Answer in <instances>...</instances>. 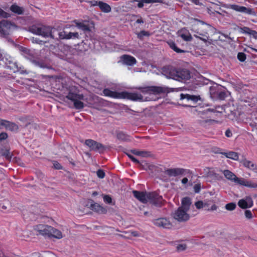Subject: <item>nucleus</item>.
<instances>
[{"mask_svg":"<svg viewBox=\"0 0 257 257\" xmlns=\"http://www.w3.org/2000/svg\"><path fill=\"white\" fill-rule=\"evenodd\" d=\"M90 208L91 210L99 213H105L107 212L106 208L96 203L91 204L90 205Z\"/></svg>","mask_w":257,"mask_h":257,"instance_id":"nucleus-27","label":"nucleus"},{"mask_svg":"<svg viewBox=\"0 0 257 257\" xmlns=\"http://www.w3.org/2000/svg\"><path fill=\"white\" fill-rule=\"evenodd\" d=\"M216 111L214 109L208 108L198 113V121L200 124L203 126H207L214 123H217L218 121L212 119V114Z\"/></svg>","mask_w":257,"mask_h":257,"instance_id":"nucleus-4","label":"nucleus"},{"mask_svg":"<svg viewBox=\"0 0 257 257\" xmlns=\"http://www.w3.org/2000/svg\"><path fill=\"white\" fill-rule=\"evenodd\" d=\"M242 164L244 167L257 173V165L252 161L245 159L242 161Z\"/></svg>","mask_w":257,"mask_h":257,"instance_id":"nucleus-24","label":"nucleus"},{"mask_svg":"<svg viewBox=\"0 0 257 257\" xmlns=\"http://www.w3.org/2000/svg\"><path fill=\"white\" fill-rule=\"evenodd\" d=\"M2 155L7 160H10L12 156V153L9 150H3L2 152Z\"/></svg>","mask_w":257,"mask_h":257,"instance_id":"nucleus-37","label":"nucleus"},{"mask_svg":"<svg viewBox=\"0 0 257 257\" xmlns=\"http://www.w3.org/2000/svg\"><path fill=\"white\" fill-rule=\"evenodd\" d=\"M76 26L78 29L81 30L84 32H87L90 31V28L88 25H85L83 23H77Z\"/></svg>","mask_w":257,"mask_h":257,"instance_id":"nucleus-35","label":"nucleus"},{"mask_svg":"<svg viewBox=\"0 0 257 257\" xmlns=\"http://www.w3.org/2000/svg\"><path fill=\"white\" fill-rule=\"evenodd\" d=\"M225 136L227 137H230L232 136V133L229 130H227L225 132Z\"/></svg>","mask_w":257,"mask_h":257,"instance_id":"nucleus-58","label":"nucleus"},{"mask_svg":"<svg viewBox=\"0 0 257 257\" xmlns=\"http://www.w3.org/2000/svg\"><path fill=\"white\" fill-rule=\"evenodd\" d=\"M185 169L182 168H171L165 171V174L169 177H177L184 173Z\"/></svg>","mask_w":257,"mask_h":257,"instance_id":"nucleus-18","label":"nucleus"},{"mask_svg":"<svg viewBox=\"0 0 257 257\" xmlns=\"http://www.w3.org/2000/svg\"><path fill=\"white\" fill-rule=\"evenodd\" d=\"M177 73V69L170 66L164 67L162 70V74L167 78L175 80Z\"/></svg>","mask_w":257,"mask_h":257,"instance_id":"nucleus-12","label":"nucleus"},{"mask_svg":"<svg viewBox=\"0 0 257 257\" xmlns=\"http://www.w3.org/2000/svg\"><path fill=\"white\" fill-rule=\"evenodd\" d=\"M195 205L196 208L198 209H200L203 207V203L201 201H198L196 202Z\"/></svg>","mask_w":257,"mask_h":257,"instance_id":"nucleus-50","label":"nucleus"},{"mask_svg":"<svg viewBox=\"0 0 257 257\" xmlns=\"http://www.w3.org/2000/svg\"><path fill=\"white\" fill-rule=\"evenodd\" d=\"M99 7L104 13H107L111 11V7L105 3L99 1Z\"/></svg>","mask_w":257,"mask_h":257,"instance_id":"nucleus-32","label":"nucleus"},{"mask_svg":"<svg viewBox=\"0 0 257 257\" xmlns=\"http://www.w3.org/2000/svg\"><path fill=\"white\" fill-rule=\"evenodd\" d=\"M17 28L16 25L7 20L0 22V35L2 36L9 35Z\"/></svg>","mask_w":257,"mask_h":257,"instance_id":"nucleus-8","label":"nucleus"},{"mask_svg":"<svg viewBox=\"0 0 257 257\" xmlns=\"http://www.w3.org/2000/svg\"><path fill=\"white\" fill-rule=\"evenodd\" d=\"M67 39L78 38L79 34L77 32H67Z\"/></svg>","mask_w":257,"mask_h":257,"instance_id":"nucleus-38","label":"nucleus"},{"mask_svg":"<svg viewBox=\"0 0 257 257\" xmlns=\"http://www.w3.org/2000/svg\"><path fill=\"white\" fill-rule=\"evenodd\" d=\"M203 177L213 180L218 179V174L216 173L213 170L210 168H205L201 173Z\"/></svg>","mask_w":257,"mask_h":257,"instance_id":"nucleus-15","label":"nucleus"},{"mask_svg":"<svg viewBox=\"0 0 257 257\" xmlns=\"http://www.w3.org/2000/svg\"><path fill=\"white\" fill-rule=\"evenodd\" d=\"M190 78V72L186 69H177L175 80H188Z\"/></svg>","mask_w":257,"mask_h":257,"instance_id":"nucleus-17","label":"nucleus"},{"mask_svg":"<svg viewBox=\"0 0 257 257\" xmlns=\"http://www.w3.org/2000/svg\"><path fill=\"white\" fill-rule=\"evenodd\" d=\"M191 1L196 5H201V3H200V0H191Z\"/></svg>","mask_w":257,"mask_h":257,"instance_id":"nucleus-59","label":"nucleus"},{"mask_svg":"<svg viewBox=\"0 0 257 257\" xmlns=\"http://www.w3.org/2000/svg\"><path fill=\"white\" fill-rule=\"evenodd\" d=\"M55 30V32H57V34H58V38H57L55 37V38L54 39H67V32L65 31H61V32H57L55 29H54Z\"/></svg>","mask_w":257,"mask_h":257,"instance_id":"nucleus-36","label":"nucleus"},{"mask_svg":"<svg viewBox=\"0 0 257 257\" xmlns=\"http://www.w3.org/2000/svg\"><path fill=\"white\" fill-rule=\"evenodd\" d=\"M181 203L182 205L180 207L188 211L191 204V201L190 198L188 197L183 198L182 199Z\"/></svg>","mask_w":257,"mask_h":257,"instance_id":"nucleus-30","label":"nucleus"},{"mask_svg":"<svg viewBox=\"0 0 257 257\" xmlns=\"http://www.w3.org/2000/svg\"><path fill=\"white\" fill-rule=\"evenodd\" d=\"M225 7L227 9H230L237 12L251 15H255V13L252 9L243 6H240L235 4H228L226 5Z\"/></svg>","mask_w":257,"mask_h":257,"instance_id":"nucleus-9","label":"nucleus"},{"mask_svg":"<svg viewBox=\"0 0 257 257\" xmlns=\"http://www.w3.org/2000/svg\"><path fill=\"white\" fill-rule=\"evenodd\" d=\"M88 3H89L91 6H99V2H97L96 1H89L88 2Z\"/></svg>","mask_w":257,"mask_h":257,"instance_id":"nucleus-56","label":"nucleus"},{"mask_svg":"<svg viewBox=\"0 0 257 257\" xmlns=\"http://www.w3.org/2000/svg\"><path fill=\"white\" fill-rule=\"evenodd\" d=\"M127 156L130 158V159L133 161L135 163H139V161L136 159L133 155L131 154H127Z\"/></svg>","mask_w":257,"mask_h":257,"instance_id":"nucleus-55","label":"nucleus"},{"mask_svg":"<svg viewBox=\"0 0 257 257\" xmlns=\"http://www.w3.org/2000/svg\"><path fill=\"white\" fill-rule=\"evenodd\" d=\"M85 144L88 146L91 151L100 152L103 151L104 149V146L102 144L91 139L86 140Z\"/></svg>","mask_w":257,"mask_h":257,"instance_id":"nucleus-11","label":"nucleus"},{"mask_svg":"<svg viewBox=\"0 0 257 257\" xmlns=\"http://www.w3.org/2000/svg\"><path fill=\"white\" fill-rule=\"evenodd\" d=\"M197 26L198 28L196 32V34L194 35V36L206 42L208 39V32L211 30V26L199 20H197Z\"/></svg>","mask_w":257,"mask_h":257,"instance_id":"nucleus-6","label":"nucleus"},{"mask_svg":"<svg viewBox=\"0 0 257 257\" xmlns=\"http://www.w3.org/2000/svg\"><path fill=\"white\" fill-rule=\"evenodd\" d=\"M11 10L18 15L22 14L24 11V10L22 8L19 7L16 5H13L10 8Z\"/></svg>","mask_w":257,"mask_h":257,"instance_id":"nucleus-34","label":"nucleus"},{"mask_svg":"<svg viewBox=\"0 0 257 257\" xmlns=\"http://www.w3.org/2000/svg\"><path fill=\"white\" fill-rule=\"evenodd\" d=\"M5 54V53H4V52L0 49V61L2 60V59L3 58Z\"/></svg>","mask_w":257,"mask_h":257,"instance_id":"nucleus-61","label":"nucleus"},{"mask_svg":"<svg viewBox=\"0 0 257 257\" xmlns=\"http://www.w3.org/2000/svg\"><path fill=\"white\" fill-rule=\"evenodd\" d=\"M168 44L170 47L173 49L175 52L178 53H185V51L181 50L179 48H178L176 45V44L173 41H169L168 42Z\"/></svg>","mask_w":257,"mask_h":257,"instance_id":"nucleus-33","label":"nucleus"},{"mask_svg":"<svg viewBox=\"0 0 257 257\" xmlns=\"http://www.w3.org/2000/svg\"><path fill=\"white\" fill-rule=\"evenodd\" d=\"M140 92H127L123 91L117 92L110 90L109 89H104L103 93L106 96L113 98H127L133 101H156L159 97L157 95L161 93L169 92L170 88L166 86H151L140 88Z\"/></svg>","mask_w":257,"mask_h":257,"instance_id":"nucleus-1","label":"nucleus"},{"mask_svg":"<svg viewBox=\"0 0 257 257\" xmlns=\"http://www.w3.org/2000/svg\"><path fill=\"white\" fill-rule=\"evenodd\" d=\"M150 34L148 32L145 31H142L138 34V37L140 39H142L144 36H149Z\"/></svg>","mask_w":257,"mask_h":257,"instance_id":"nucleus-43","label":"nucleus"},{"mask_svg":"<svg viewBox=\"0 0 257 257\" xmlns=\"http://www.w3.org/2000/svg\"><path fill=\"white\" fill-rule=\"evenodd\" d=\"M7 13L0 8V16L7 17Z\"/></svg>","mask_w":257,"mask_h":257,"instance_id":"nucleus-57","label":"nucleus"},{"mask_svg":"<svg viewBox=\"0 0 257 257\" xmlns=\"http://www.w3.org/2000/svg\"><path fill=\"white\" fill-rule=\"evenodd\" d=\"M134 196L139 200L144 203L150 202L156 206H160L163 203V198L156 193H149L134 191Z\"/></svg>","mask_w":257,"mask_h":257,"instance_id":"nucleus-2","label":"nucleus"},{"mask_svg":"<svg viewBox=\"0 0 257 257\" xmlns=\"http://www.w3.org/2000/svg\"><path fill=\"white\" fill-rule=\"evenodd\" d=\"M236 207V204L234 203H229L225 205V208L227 210H233Z\"/></svg>","mask_w":257,"mask_h":257,"instance_id":"nucleus-40","label":"nucleus"},{"mask_svg":"<svg viewBox=\"0 0 257 257\" xmlns=\"http://www.w3.org/2000/svg\"><path fill=\"white\" fill-rule=\"evenodd\" d=\"M2 125H4L7 130L11 131H16L19 129L18 125L14 122L3 120L2 121Z\"/></svg>","mask_w":257,"mask_h":257,"instance_id":"nucleus-23","label":"nucleus"},{"mask_svg":"<svg viewBox=\"0 0 257 257\" xmlns=\"http://www.w3.org/2000/svg\"><path fill=\"white\" fill-rule=\"evenodd\" d=\"M239 32L242 34H247L249 36H251L255 39H257V32L254 30H252L248 27H244L242 28H240Z\"/></svg>","mask_w":257,"mask_h":257,"instance_id":"nucleus-25","label":"nucleus"},{"mask_svg":"<svg viewBox=\"0 0 257 257\" xmlns=\"http://www.w3.org/2000/svg\"><path fill=\"white\" fill-rule=\"evenodd\" d=\"M120 59L123 64L127 66H133L137 63L136 58L131 55H123Z\"/></svg>","mask_w":257,"mask_h":257,"instance_id":"nucleus-20","label":"nucleus"},{"mask_svg":"<svg viewBox=\"0 0 257 257\" xmlns=\"http://www.w3.org/2000/svg\"><path fill=\"white\" fill-rule=\"evenodd\" d=\"M174 219L179 221H185L189 219V215L187 213V211L179 207L173 214Z\"/></svg>","mask_w":257,"mask_h":257,"instance_id":"nucleus-10","label":"nucleus"},{"mask_svg":"<svg viewBox=\"0 0 257 257\" xmlns=\"http://www.w3.org/2000/svg\"><path fill=\"white\" fill-rule=\"evenodd\" d=\"M133 153L136 155L142 157H147L149 155V153L147 152L139 151L136 150H134Z\"/></svg>","mask_w":257,"mask_h":257,"instance_id":"nucleus-39","label":"nucleus"},{"mask_svg":"<svg viewBox=\"0 0 257 257\" xmlns=\"http://www.w3.org/2000/svg\"><path fill=\"white\" fill-rule=\"evenodd\" d=\"M53 167H54V168L58 170L61 169L62 168L61 164L57 161H54L53 162Z\"/></svg>","mask_w":257,"mask_h":257,"instance_id":"nucleus-51","label":"nucleus"},{"mask_svg":"<svg viewBox=\"0 0 257 257\" xmlns=\"http://www.w3.org/2000/svg\"><path fill=\"white\" fill-rule=\"evenodd\" d=\"M186 248L187 246L185 243H181L177 246V249L179 251H183L186 249Z\"/></svg>","mask_w":257,"mask_h":257,"instance_id":"nucleus-45","label":"nucleus"},{"mask_svg":"<svg viewBox=\"0 0 257 257\" xmlns=\"http://www.w3.org/2000/svg\"><path fill=\"white\" fill-rule=\"evenodd\" d=\"M245 217L248 219H250L253 217L252 212L250 210H246L244 212Z\"/></svg>","mask_w":257,"mask_h":257,"instance_id":"nucleus-46","label":"nucleus"},{"mask_svg":"<svg viewBox=\"0 0 257 257\" xmlns=\"http://www.w3.org/2000/svg\"><path fill=\"white\" fill-rule=\"evenodd\" d=\"M77 88L75 86L72 87L67 96V98L74 102V105L76 109H82L84 107L83 103L81 100L83 99L84 96L82 94L77 93Z\"/></svg>","mask_w":257,"mask_h":257,"instance_id":"nucleus-5","label":"nucleus"},{"mask_svg":"<svg viewBox=\"0 0 257 257\" xmlns=\"http://www.w3.org/2000/svg\"><path fill=\"white\" fill-rule=\"evenodd\" d=\"M116 138L119 140L122 141H128L130 140L129 136L121 131L116 132Z\"/></svg>","mask_w":257,"mask_h":257,"instance_id":"nucleus-31","label":"nucleus"},{"mask_svg":"<svg viewBox=\"0 0 257 257\" xmlns=\"http://www.w3.org/2000/svg\"><path fill=\"white\" fill-rule=\"evenodd\" d=\"M103 200L105 203L108 204H110L112 202V199L111 197L107 195L103 196Z\"/></svg>","mask_w":257,"mask_h":257,"instance_id":"nucleus-48","label":"nucleus"},{"mask_svg":"<svg viewBox=\"0 0 257 257\" xmlns=\"http://www.w3.org/2000/svg\"><path fill=\"white\" fill-rule=\"evenodd\" d=\"M239 185L250 188H256L257 183L251 180H245L244 178H240Z\"/></svg>","mask_w":257,"mask_h":257,"instance_id":"nucleus-22","label":"nucleus"},{"mask_svg":"<svg viewBox=\"0 0 257 257\" xmlns=\"http://www.w3.org/2000/svg\"><path fill=\"white\" fill-rule=\"evenodd\" d=\"M211 209L212 210H215L217 209V207L216 205H213L211 206Z\"/></svg>","mask_w":257,"mask_h":257,"instance_id":"nucleus-63","label":"nucleus"},{"mask_svg":"<svg viewBox=\"0 0 257 257\" xmlns=\"http://www.w3.org/2000/svg\"><path fill=\"white\" fill-rule=\"evenodd\" d=\"M136 23L138 24L144 23V21L142 18L139 19L136 21Z\"/></svg>","mask_w":257,"mask_h":257,"instance_id":"nucleus-62","label":"nucleus"},{"mask_svg":"<svg viewBox=\"0 0 257 257\" xmlns=\"http://www.w3.org/2000/svg\"><path fill=\"white\" fill-rule=\"evenodd\" d=\"M153 223L160 227L164 228H170L172 227V224L170 220L166 218H160L153 220Z\"/></svg>","mask_w":257,"mask_h":257,"instance_id":"nucleus-13","label":"nucleus"},{"mask_svg":"<svg viewBox=\"0 0 257 257\" xmlns=\"http://www.w3.org/2000/svg\"><path fill=\"white\" fill-rule=\"evenodd\" d=\"M253 201L252 198L249 196L240 199L238 202V205L242 209L250 208L253 206Z\"/></svg>","mask_w":257,"mask_h":257,"instance_id":"nucleus-16","label":"nucleus"},{"mask_svg":"<svg viewBox=\"0 0 257 257\" xmlns=\"http://www.w3.org/2000/svg\"><path fill=\"white\" fill-rule=\"evenodd\" d=\"M48 233H48L47 235L52 236L58 239H60L63 237L62 234L60 230L55 229L51 226Z\"/></svg>","mask_w":257,"mask_h":257,"instance_id":"nucleus-26","label":"nucleus"},{"mask_svg":"<svg viewBox=\"0 0 257 257\" xmlns=\"http://www.w3.org/2000/svg\"><path fill=\"white\" fill-rule=\"evenodd\" d=\"M237 58L240 61L243 62L246 59V55L242 52L238 53L237 54Z\"/></svg>","mask_w":257,"mask_h":257,"instance_id":"nucleus-42","label":"nucleus"},{"mask_svg":"<svg viewBox=\"0 0 257 257\" xmlns=\"http://www.w3.org/2000/svg\"><path fill=\"white\" fill-rule=\"evenodd\" d=\"M181 100H186L187 101H191L193 103H195L201 99L200 95H191L189 94H180Z\"/></svg>","mask_w":257,"mask_h":257,"instance_id":"nucleus-19","label":"nucleus"},{"mask_svg":"<svg viewBox=\"0 0 257 257\" xmlns=\"http://www.w3.org/2000/svg\"><path fill=\"white\" fill-rule=\"evenodd\" d=\"M217 96L219 99L223 100L226 97V93L224 91L217 92Z\"/></svg>","mask_w":257,"mask_h":257,"instance_id":"nucleus-41","label":"nucleus"},{"mask_svg":"<svg viewBox=\"0 0 257 257\" xmlns=\"http://www.w3.org/2000/svg\"><path fill=\"white\" fill-rule=\"evenodd\" d=\"M217 153L224 155L227 158H229L234 160H237L239 158L238 154L234 152Z\"/></svg>","mask_w":257,"mask_h":257,"instance_id":"nucleus-28","label":"nucleus"},{"mask_svg":"<svg viewBox=\"0 0 257 257\" xmlns=\"http://www.w3.org/2000/svg\"><path fill=\"white\" fill-rule=\"evenodd\" d=\"M32 40L33 43H34L39 44H42L44 43L42 40H40L39 39H38L37 38H33Z\"/></svg>","mask_w":257,"mask_h":257,"instance_id":"nucleus-52","label":"nucleus"},{"mask_svg":"<svg viewBox=\"0 0 257 257\" xmlns=\"http://www.w3.org/2000/svg\"><path fill=\"white\" fill-rule=\"evenodd\" d=\"M96 174H97V176H98V177L100 179H102L105 177L104 172L102 170H101V169H99L97 171Z\"/></svg>","mask_w":257,"mask_h":257,"instance_id":"nucleus-47","label":"nucleus"},{"mask_svg":"<svg viewBox=\"0 0 257 257\" xmlns=\"http://www.w3.org/2000/svg\"><path fill=\"white\" fill-rule=\"evenodd\" d=\"M188 181V180L187 178H184L182 180V183L183 184H186Z\"/></svg>","mask_w":257,"mask_h":257,"instance_id":"nucleus-60","label":"nucleus"},{"mask_svg":"<svg viewBox=\"0 0 257 257\" xmlns=\"http://www.w3.org/2000/svg\"><path fill=\"white\" fill-rule=\"evenodd\" d=\"M29 31L35 35L41 36L44 38H55L54 29L41 24H34L29 28Z\"/></svg>","mask_w":257,"mask_h":257,"instance_id":"nucleus-3","label":"nucleus"},{"mask_svg":"<svg viewBox=\"0 0 257 257\" xmlns=\"http://www.w3.org/2000/svg\"><path fill=\"white\" fill-rule=\"evenodd\" d=\"M221 172L227 180L234 183L239 184L240 178H238L233 172L229 170H222Z\"/></svg>","mask_w":257,"mask_h":257,"instance_id":"nucleus-14","label":"nucleus"},{"mask_svg":"<svg viewBox=\"0 0 257 257\" xmlns=\"http://www.w3.org/2000/svg\"><path fill=\"white\" fill-rule=\"evenodd\" d=\"M8 138V135L6 133H2L0 134V142L6 140Z\"/></svg>","mask_w":257,"mask_h":257,"instance_id":"nucleus-53","label":"nucleus"},{"mask_svg":"<svg viewBox=\"0 0 257 257\" xmlns=\"http://www.w3.org/2000/svg\"><path fill=\"white\" fill-rule=\"evenodd\" d=\"M50 228V226L43 224H39L35 227V229L42 235H47Z\"/></svg>","mask_w":257,"mask_h":257,"instance_id":"nucleus-21","label":"nucleus"},{"mask_svg":"<svg viewBox=\"0 0 257 257\" xmlns=\"http://www.w3.org/2000/svg\"><path fill=\"white\" fill-rule=\"evenodd\" d=\"M138 2V7L140 8L144 7V4H149V3L145 2V0H133V2Z\"/></svg>","mask_w":257,"mask_h":257,"instance_id":"nucleus-44","label":"nucleus"},{"mask_svg":"<svg viewBox=\"0 0 257 257\" xmlns=\"http://www.w3.org/2000/svg\"><path fill=\"white\" fill-rule=\"evenodd\" d=\"M145 2L149 3V4L150 3H162L163 2L164 0H145Z\"/></svg>","mask_w":257,"mask_h":257,"instance_id":"nucleus-54","label":"nucleus"},{"mask_svg":"<svg viewBox=\"0 0 257 257\" xmlns=\"http://www.w3.org/2000/svg\"><path fill=\"white\" fill-rule=\"evenodd\" d=\"M178 36L186 41H190L192 40V36L187 31H180L178 33Z\"/></svg>","mask_w":257,"mask_h":257,"instance_id":"nucleus-29","label":"nucleus"},{"mask_svg":"<svg viewBox=\"0 0 257 257\" xmlns=\"http://www.w3.org/2000/svg\"><path fill=\"white\" fill-rule=\"evenodd\" d=\"M98 194V193L96 191H94L92 193L93 196H96Z\"/></svg>","mask_w":257,"mask_h":257,"instance_id":"nucleus-64","label":"nucleus"},{"mask_svg":"<svg viewBox=\"0 0 257 257\" xmlns=\"http://www.w3.org/2000/svg\"><path fill=\"white\" fill-rule=\"evenodd\" d=\"M201 186L200 184H195L193 187L194 192L196 193H199L201 190Z\"/></svg>","mask_w":257,"mask_h":257,"instance_id":"nucleus-49","label":"nucleus"},{"mask_svg":"<svg viewBox=\"0 0 257 257\" xmlns=\"http://www.w3.org/2000/svg\"><path fill=\"white\" fill-rule=\"evenodd\" d=\"M0 65L12 70L14 72L19 71L18 66L13 58L7 54H5L0 61Z\"/></svg>","mask_w":257,"mask_h":257,"instance_id":"nucleus-7","label":"nucleus"}]
</instances>
